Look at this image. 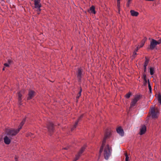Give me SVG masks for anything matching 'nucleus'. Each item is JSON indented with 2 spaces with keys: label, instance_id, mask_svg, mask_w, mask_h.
I'll return each mask as SVG.
<instances>
[{
  "label": "nucleus",
  "instance_id": "72a5a7b5",
  "mask_svg": "<svg viewBox=\"0 0 161 161\" xmlns=\"http://www.w3.org/2000/svg\"><path fill=\"white\" fill-rule=\"evenodd\" d=\"M144 43H143V42H142V41H141V42L140 46V47H142L143 46Z\"/></svg>",
  "mask_w": 161,
  "mask_h": 161
},
{
  "label": "nucleus",
  "instance_id": "c9c22d12",
  "mask_svg": "<svg viewBox=\"0 0 161 161\" xmlns=\"http://www.w3.org/2000/svg\"><path fill=\"white\" fill-rule=\"evenodd\" d=\"M136 54H137L136 53V52H134L133 53V56H134V57H135V55H136Z\"/></svg>",
  "mask_w": 161,
  "mask_h": 161
},
{
  "label": "nucleus",
  "instance_id": "393cba45",
  "mask_svg": "<svg viewBox=\"0 0 161 161\" xmlns=\"http://www.w3.org/2000/svg\"><path fill=\"white\" fill-rule=\"evenodd\" d=\"M158 100L159 103L161 104V96L160 94L158 95Z\"/></svg>",
  "mask_w": 161,
  "mask_h": 161
},
{
  "label": "nucleus",
  "instance_id": "423d86ee",
  "mask_svg": "<svg viewBox=\"0 0 161 161\" xmlns=\"http://www.w3.org/2000/svg\"><path fill=\"white\" fill-rule=\"evenodd\" d=\"M158 112V110L155 109L154 108H152L151 110V115L153 118H157V114Z\"/></svg>",
  "mask_w": 161,
  "mask_h": 161
},
{
  "label": "nucleus",
  "instance_id": "4c0bfd02",
  "mask_svg": "<svg viewBox=\"0 0 161 161\" xmlns=\"http://www.w3.org/2000/svg\"><path fill=\"white\" fill-rule=\"evenodd\" d=\"M69 147H66L63 148L64 149L67 150L68 149Z\"/></svg>",
  "mask_w": 161,
  "mask_h": 161
},
{
  "label": "nucleus",
  "instance_id": "7ed1b4c3",
  "mask_svg": "<svg viewBox=\"0 0 161 161\" xmlns=\"http://www.w3.org/2000/svg\"><path fill=\"white\" fill-rule=\"evenodd\" d=\"M19 131V129H7L6 130V134L9 137L15 136Z\"/></svg>",
  "mask_w": 161,
  "mask_h": 161
},
{
  "label": "nucleus",
  "instance_id": "f3484780",
  "mask_svg": "<svg viewBox=\"0 0 161 161\" xmlns=\"http://www.w3.org/2000/svg\"><path fill=\"white\" fill-rule=\"evenodd\" d=\"M131 14L132 16H137L139 14V13L137 12L134 11L133 10H131L130 11Z\"/></svg>",
  "mask_w": 161,
  "mask_h": 161
},
{
  "label": "nucleus",
  "instance_id": "c756f323",
  "mask_svg": "<svg viewBox=\"0 0 161 161\" xmlns=\"http://www.w3.org/2000/svg\"><path fill=\"white\" fill-rule=\"evenodd\" d=\"M142 77L143 80L146 79V75L145 73H143Z\"/></svg>",
  "mask_w": 161,
  "mask_h": 161
},
{
  "label": "nucleus",
  "instance_id": "c85d7f7f",
  "mask_svg": "<svg viewBox=\"0 0 161 161\" xmlns=\"http://www.w3.org/2000/svg\"><path fill=\"white\" fill-rule=\"evenodd\" d=\"M125 161H128L129 157L126 153H125Z\"/></svg>",
  "mask_w": 161,
  "mask_h": 161
},
{
  "label": "nucleus",
  "instance_id": "58836bf2",
  "mask_svg": "<svg viewBox=\"0 0 161 161\" xmlns=\"http://www.w3.org/2000/svg\"><path fill=\"white\" fill-rule=\"evenodd\" d=\"M3 70H4V68H3Z\"/></svg>",
  "mask_w": 161,
  "mask_h": 161
},
{
  "label": "nucleus",
  "instance_id": "aec40b11",
  "mask_svg": "<svg viewBox=\"0 0 161 161\" xmlns=\"http://www.w3.org/2000/svg\"><path fill=\"white\" fill-rule=\"evenodd\" d=\"M90 11H91V12L93 14L96 13L95 10V7L94 6H92L90 8Z\"/></svg>",
  "mask_w": 161,
  "mask_h": 161
},
{
  "label": "nucleus",
  "instance_id": "39448f33",
  "mask_svg": "<svg viewBox=\"0 0 161 161\" xmlns=\"http://www.w3.org/2000/svg\"><path fill=\"white\" fill-rule=\"evenodd\" d=\"M141 98V96L139 95H136L134 98L132 100L130 104V108L135 107L136 104L137 102L139 101Z\"/></svg>",
  "mask_w": 161,
  "mask_h": 161
},
{
  "label": "nucleus",
  "instance_id": "6e6552de",
  "mask_svg": "<svg viewBox=\"0 0 161 161\" xmlns=\"http://www.w3.org/2000/svg\"><path fill=\"white\" fill-rule=\"evenodd\" d=\"M47 128L50 133L52 132L53 130V125L51 122H49L47 124Z\"/></svg>",
  "mask_w": 161,
  "mask_h": 161
},
{
  "label": "nucleus",
  "instance_id": "0eeeda50",
  "mask_svg": "<svg viewBox=\"0 0 161 161\" xmlns=\"http://www.w3.org/2000/svg\"><path fill=\"white\" fill-rule=\"evenodd\" d=\"M83 70L81 68H78L77 72L76 75L79 81L81 80Z\"/></svg>",
  "mask_w": 161,
  "mask_h": 161
},
{
  "label": "nucleus",
  "instance_id": "a878e982",
  "mask_svg": "<svg viewBox=\"0 0 161 161\" xmlns=\"http://www.w3.org/2000/svg\"><path fill=\"white\" fill-rule=\"evenodd\" d=\"M117 6L119 10V12L120 7V1H117Z\"/></svg>",
  "mask_w": 161,
  "mask_h": 161
},
{
  "label": "nucleus",
  "instance_id": "2f4dec72",
  "mask_svg": "<svg viewBox=\"0 0 161 161\" xmlns=\"http://www.w3.org/2000/svg\"><path fill=\"white\" fill-rule=\"evenodd\" d=\"M147 40V38L146 37H144L143 40H142V42H143V43H145V42Z\"/></svg>",
  "mask_w": 161,
  "mask_h": 161
},
{
  "label": "nucleus",
  "instance_id": "473e14b6",
  "mask_svg": "<svg viewBox=\"0 0 161 161\" xmlns=\"http://www.w3.org/2000/svg\"><path fill=\"white\" fill-rule=\"evenodd\" d=\"M12 61L10 59H8V64H10L11 63H12Z\"/></svg>",
  "mask_w": 161,
  "mask_h": 161
},
{
  "label": "nucleus",
  "instance_id": "f8f14e48",
  "mask_svg": "<svg viewBox=\"0 0 161 161\" xmlns=\"http://www.w3.org/2000/svg\"><path fill=\"white\" fill-rule=\"evenodd\" d=\"M7 136H5L4 138V143L7 145L9 144L11 142V137H9Z\"/></svg>",
  "mask_w": 161,
  "mask_h": 161
},
{
  "label": "nucleus",
  "instance_id": "412c9836",
  "mask_svg": "<svg viewBox=\"0 0 161 161\" xmlns=\"http://www.w3.org/2000/svg\"><path fill=\"white\" fill-rule=\"evenodd\" d=\"M82 91V88L81 87H80V91L78 93V94L76 96L77 99H78L79 98V97H80V96H81V94Z\"/></svg>",
  "mask_w": 161,
  "mask_h": 161
},
{
  "label": "nucleus",
  "instance_id": "6ab92c4d",
  "mask_svg": "<svg viewBox=\"0 0 161 161\" xmlns=\"http://www.w3.org/2000/svg\"><path fill=\"white\" fill-rule=\"evenodd\" d=\"M25 120H26L25 118L24 119H23V120H22V121L21 122V123L20 125H19V128L18 129H19V130L21 129L22 126L24 124L25 122Z\"/></svg>",
  "mask_w": 161,
  "mask_h": 161
},
{
  "label": "nucleus",
  "instance_id": "2eb2a0df",
  "mask_svg": "<svg viewBox=\"0 0 161 161\" xmlns=\"http://www.w3.org/2000/svg\"><path fill=\"white\" fill-rule=\"evenodd\" d=\"M83 116V115H82L78 119L77 121L75 123V124L74 125L73 127L71 128L72 131L74 130V129L76 127L78 124V122L80 121V119L82 118Z\"/></svg>",
  "mask_w": 161,
  "mask_h": 161
},
{
  "label": "nucleus",
  "instance_id": "9d476101",
  "mask_svg": "<svg viewBox=\"0 0 161 161\" xmlns=\"http://www.w3.org/2000/svg\"><path fill=\"white\" fill-rule=\"evenodd\" d=\"M35 93L34 91L32 90H30L29 92L28 96L27 98V100H30L32 99L34 96Z\"/></svg>",
  "mask_w": 161,
  "mask_h": 161
},
{
  "label": "nucleus",
  "instance_id": "e433bc0d",
  "mask_svg": "<svg viewBox=\"0 0 161 161\" xmlns=\"http://www.w3.org/2000/svg\"><path fill=\"white\" fill-rule=\"evenodd\" d=\"M139 47L138 46L136 47V52L138 51V50L139 49Z\"/></svg>",
  "mask_w": 161,
  "mask_h": 161
},
{
  "label": "nucleus",
  "instance_id": "ea45409f",
  "mask_svg": "<svg viewBox=\"0 0 161 161\" xmlns=\"http://www.w3.org/2000/svg\"><path fill=\"white\" fill-rule=\"evenodd\" d=\"M120 0H117V1H120Z\"/></svg>",
  "mask_w": 161,
  "mask_h": 161
},
{
  "label": "nucleus",
  "instance_id": "4468645a",
  "mask_svg": "<svg viewBox=\"0 0 161 161\" xmlns=\"http://www.w3.org/2000/svg\"><path fill=\"white\" fill-rule=\"evenodd\" d=\"M149 62V60L146 58V60L144 65V71L146 72L147 70V65Z\"/></svg>",
  "mask_w": 161,
  "mask_h": 161
},
{
  "label": "nucleus",
  "instance_id": "f257e3e1",
  "mask_svg": "<svg viewBox=\"0 0 161 161\" xmlns=\"http://www.w3.org/2000/svg\"><path fill=\"white\" fill-rule=\"evenodd\" d=\"M104 148L103 155L104 158L107 160L108 159L109 157L111 156L112 150L111 147H109V145L108 144L106 145L105 143L103 146V148ZM103 149L102 151H103Z\"/></svg>",
  "mask_w": 161,
  "mask_h": 161
},
{
  "label": "nucleus",
  "instance_id": "f704fd0d",
  "mask_svg": "<svg viewBox=\"0 0 161 161\" xmlns=\"http://www.w3.org/2000/svg\"><path fill=\"white\" fill-rule=\"evenodd\" d=\"M4 65L5 67H8L9 66V64L8 63H5Z\"/></svg>",
  "mask_w": 161,
  "mask_h": 161
},
{
  "label": "nucleus",
  "instance_id": "b1692460",
  "mask_svg": "<svg viewBox=\"0 0 161 161\" xmlns=\"http://www.w3.org/2000/svg\"><path fill=\"white\" fill-rule=\"evenodd\" d=\"M131 95V93L130 92H129L125 96V97L127 98H129L130 97V96Z\"/></svg>",
  "mask_w": 161,
  "mask_h": 161
},
{
  "label": "nucleus",
  "instance_id": "a211bd4d",
  "mask_svg": "<svg viewBox=\"0 0 161 161\" xmlns=\"http://www.w3.org/2000/svg\"><path fill=\"white\" fill-rule=\"evenodd\" d=\"M86 148V146H84L82 147L81 149H80L79 152H78V154L80 155L82 154V153L84 152Z\"/></svg>",
  "mask_w": 161,
  "mask_h": 161
},
{
  "label": "nucleus",
  "instance_id": "1a4fd4ad",
  "mask_svg": "<svg viewBox=\"0 0 161 161\" xmlns=\"http://www.w3.org/2000/svg\"><path fill=\"white\" fill-rule=\"evenodd\" d=\"M40 0H35L34 1L35 8H38L39 11L41 10L40 8L41 7V4L40 3Z\"/></svg>",
  "mask_w": 161,
  "mask_h": 161
},
{
  "label": "nucleus",
  "instance_id": "4be33fe9",
  "mask_svg": "<svg viewBox=\"0 0 161 161\" xmlns=\"http://www.w3.org/2000/svg\"><path fill=\"white\" fill-rule=\"evenodd\" d=\"M150 72L151 75H152L154 73V69L152 67L150 68Z\"/></svg>",
  "mask_w": 161,
  "mask_h": 161
},
{
  "label": "nucleus",
  "instance_id": "cd10ccee",
  "mask_svg": "<svg viewBox=\"0 0 161 161\" xmlns=\"http://www.w3.org/2000/svg\"><path fill=\"white\" fill-rule=\"evenodd\" d=\"M132 0H127V2L126 4V6L127 7H129L130 4V2Z\"/></svg>",
  "mask_w": 161,
  "mask_h": 161
},
{
  "label": "nucleus",
  "instance_id": "7c9ffc66",
  "mask_svg": "<svg viewBox=\"0 0 161 161\" xmlns=\"http://www.w3.org/2000/svg\"><path fill=\"white\" fill-rule=\"evenodd\" d=\"M143 80H144V85L145 86V85H146L147 82H148V80L147 81V80L146 79H144Z\"/></svg>",
  "mask_w": 161,
  "mask_h": 161
},
{
  "label": "nucleus",
  "instance_id": "20e7f679",
  "mask_svg": "<svg viewBox=\"0 0 161 161\" xmlns=\"http://www.w3.org/2000/svg\"><path fill=\"white\" fill-rule=\"evenodd\" d=\"M161 43V38L159 39L158 41L154 39H152L150 42V49L151 50L154 49L156 47L157 45Z\"/></svg>",
  "mask_w": 161,
  "mask_h": 161
},
{
  "label": "nucleus",
  "instance_id": "bb28decb",
  "mask_svg": "<svg viewBox=\"0 0 161 161\" xmlns=\"http://www.w3.org/2000/svg\"><path fill=\"white\" fill-rule=\"evenodd\" d=\"M81 155H80L79 154H77L76 155L75 158L73 161H76L77 160H78V159H79V157Z\"/></svg>",
  "mask_w": 161,
  "mask_h": 161
},
{
  "label": "nucleus",
  "instance_id": "5701e85b",
  "mask_svg": "<svg viewBox=\"0 0 161 161\" xmlns=\"http://www.w3.org/2000/svg\"><path fill=\"white\" fill-rule=\"evenodd\" d=\"M148 88H149V91L151 93L152 88H151V86L150 85V81H149V79H148Z\"/></svg>",
  "mask_w": 161,
  "mask_h": 161
},
{
  "label": "nucleus",
  "instance_id": "f03ea898",
  "mask_svg": "<svg viewBox=\"0 0 161 161\" xmlns=\"http://www.w3.org/2000/svg\"><path fill=\"white\" fill-rule=\"evenodd\" d=\"M111 135V132L109 130H107L106 132L105 133V135H104V137L103 138V141L102 142V144L101 147L99 152V155L98 156V158H99L101 155V153H102V151H103V146L105 145V143L106 142V139L108 138L109 137V136Z\"/></svg>",
  "mask_w": 161,
  "mask_h": 161
},
{
  "label": "nucleus",
  "instance_id": "9b49d317",
  "mask_svg": "<svg viewBox=\"0 0 161 161\" xmlns=\"http://www.w3.org/2000/svg\"><path fill=\"white\" fill-rule=\"evenodd\" d=\"M146 127L145 125L142 126L140 129L139 134L140 135H142L144 134L146 131Z\"/></svg>",
  "mask_w": 161,
  "mask_h": 161
},
{
  "label": "nucleus",
  "instance_id": "ddd939ff",
  "mask_svg": "<svg viewBox=\"0 0 161 161\" xmlns=\"http://www.w3.org/2000/svg\"><path fill=\"white\" fill-rule=\"evenodd\" d=\"M116 131L121 136H123L124 135V132L123 130L120 127H118Z\"/></svg>",
  "mask_w": 161,
  "mask_h": 161
},
{
  "label": "nucleus",
  "instance_id": "dca6fc26",
  "mask_svg": "<svg viewBox=\"0 0 161 161\" xmlns=\"http://www.w3.org/2000/svg\"><path fill=\"white\" fill-rule=\"evenodd\" d=\"M18 99L19 103V105H20L21 104V100L22 99V95L20 93V92H19L18 93Z\"/></svg>",
  "mask_w": 161,
  "mask_h": 161
}]
</instances>
